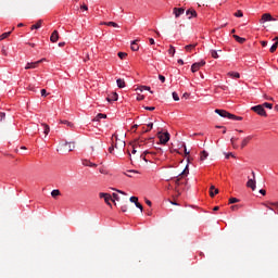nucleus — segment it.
I'll use <instances>...</instances> for the list:
<instances>
[{"mask_svg": "<svg viewBox=\"0 0 278 278\" xmlns=\"http://www.w3.org/2000/svg\"><path fill=\"white\" fill-rule=\"evenodd\" d=\"M215 113L218 114V116H222V118H229L230 121H242V117L231 114L225 110L216 109Z\"/></svg>", "mask_w": 278, "mask_h": 278, "instance_id": "obj_1", "label": "nucleus"}, {"mask_svg": "<svg viewBox=\"0 0 278 278\" xmlns=\"http://www.w3.org/2000/svg\"><path fill=\"white\" fill-rule=\"evenodd\" d=\"M74 150H75V142L61 143L56 149L59 153H66V152L71 153V151H74Z\"/></svg>", "mask_w": 278, "mask_h": 278, "instance_id": "obj_2", "label": "nucleus"}, {"mask_svg": "<svg viewBox=\"0 0 278 278\" xmlns=\"http://www.w3.org/2000/svg\"><path fill=\"white\" fill-rule=\"evenodd\" d=\"M114 138H115V143H113V147H115L117 151H125V141L118 139V136L113 135L112 142H114Z\"/></svg>", "mask_w": 278, "mask_h": 278, "instance_id": "obj_3", "label": "nucleus"}, {"mask_svg": "<svg viewBox=\"0 0 278 278\" xmlns=\"http://www.w3.org/2000/svg\"><path fill=\"white\" fill-rule=\"evenodd\" d=\"M99 197H100V199H104V202L106 203V205L112 207V202L114 203V200L112 199V194L100 192Z\"/></svg>", "mask_w": 278, "mask_h": 278, "instance_id": "obj_4", "label": "nucleus"}, {"mask_svg": "<svg viewBox=\"0 0 278 278\" xmlns=\"http://www.w3.org/2000/svg\"><path fill=\"white\" fill-rule=\"evenodd\" d=\"M252 111L258 114V116H266V110H264L263 104H258L256 106H252Z\"/></svg>", "mask_w": 278, "mask_h": 278, "instance_id": "obj_5", "label": "nucleus"}, {"mask_svg": "<svg viewBox=\"0 0 278 278\" xmlns=\"http://www.w3.org/2000/svg\"><path fill=\"white\" fill-rule=\"evenodd\" d=\"M159 140H160L161 144H166V142H168V140H170V134L164 132V134L159 135Z\"/></svg>", "mask_w": 278, "mask_h": 278, "instance_id": "obj_6", "label": "nucleus"}, {"mask_svg": "<svg viewBox=\"0 0 278 278\" xmlns=\"http://www.w3.org/2000/svg\"><path fill=\"white\" fill-rule=\"evenodd\" d=\"M45 60H47V59H41V60L33 62V63H27L25 66V70L29 71V68H37L38 64H42V62H45Z\"/></svg>", "mask_w": 278, "mask_h": 278, "instance_id": "obj_7", "label": "nucleus"}, {"mask_svg": "<svg viewBox=\"0 0 278 278\" xmlns=\"http://www.w3.org/2000/svg\"><path fill=\"white\" fill-rule=\"evenodd\" d=\"M185 12H186V9H184V8H174L173 9V14H174L175 18H179V16L185 14Z\"/></svg>", "mask_w": 278, "mask_h": 278, "instance_id": "obj_8", "label": "nucleus"}, {"mask_svg": "<svg viewBox=\"0 0 278 278\" xmlns=\"http://www.w3.org/2000/svg\"><path fill=\"white\" fill-rule=\"evenodd\" d=\"M201 66H205V61L202 60L201 62L193 63L191 65L192 73H197V71H199V68H201Z\"/></svg>", "mask_w": 278, "mask_h": 278, "instance_id": "obj_9", "label": "nucleus"}, {"mask_svg": "<svg viewBox=\"0 0 278 278\" xmlns=\"http://www.w3.org/2000/svg\"><path fill=\"white\" fill-rule=\"evenodd\" d=\"M253 175V179H249L247 182V187L251 188V190H255L256 186H255V172H252Z\"/></svg>", "mask_w": 278, "mask_h": 278, "instance_id": "obj_10", "label": "nucleus"}, {"mask_svg": "<svg viewBox=\"0 0 278 278\" xmlns=\"http://www.w3.org/2000/svg\"><path fill=\"white\" fill-rule=\"evenodd\" d=\"M190 172H189V169H188V165L186 166V168L178 175V177L176 178V180H175V184H176V186H179V181H180V179L181 178H179V177H186V175H188Z\"/></svg>", "mask_w": 278, "mask_h": 278, "instance_id": "obj_11", "label": "nucleus"}, {"mask_svg": "<svg viewBox=\"0 0 278 278\" xmlns=\"http://www.w3.org/2000/svg\"><path fill=\"white\" fill-rule=\"evenodd\" d=\"M268 21H275L274 16L270 13H265L262 15L261 23H268Z\"/></svg>", "mask_w": 278, "mask_h": 278, "instance_id": "obj_12", "label": "nucleus"}, {"mask_svg": "<svg viewBox=\"0 0 278 278\" xmlns=\"http://www.w3.org/2000/svg\"><path fill=\"white\" fill-rule=\"evenodd\" d=\"M50 40H51V42H56L58 40H60V34L58 33V30H54V31L51 34Z\"/></svg>", "mask_w": 278, "mask_h": 278, "instance_id": "obj_13", "label": "nucleus"}, {"mask_svg": "<svg viewBox=\"0 0 278 278\" xmlns=\"http://www.w3.org/2000/svg\"><path fill=\"white\" fill-rule=\"evenodd\" d=\"M251 140H253V136L245 137L241 142V149H244V147H247Z\"/></svg>", "mask_w": 278, "mask_h": 278, "instance_id": "obj_14", "label": "nucleus"}, {"mask_svg": "<svg viewBox=\"0 0 278 278\" xmlns=\"http://www.w3.org/2000/svg\"><path fill=\"white\" fill-rule=\"evenodd\" d=\"M106 100L109 101V103H112V101H118V93L116 92L112 93L106 98Z\"/></svg>", "mask_w": 278, "mask_h": 278, "instance_id": "obj_15", "label": "nucleus"}, {"mask_svg": "<svg viewBox=\"0 0 278 278\" xmlns=\"http://www.w3.org/2000/svg\"><path fill=\"white\" fill-rule=\"evenodd\" d=\"M186 14L189 16V18L197 17V11H194V9L187 10Z\"/></svg>", "mask_w": 278, "mask_h": 278, "instance_id": "obj_16", "label": "nucleus"}, {"mask_svg": "<svg viewBox=\"0 0 278 278\" xmlns=\"http://www.w3.org/2000/svg\"><path fill=\"white\" fill-rule=\"evenodd\" d=\"M216 194H218V189L214 186H211L210 188V197L214 198L216 197Z\"/></svg>", "mask_w": 278, "mask_h": 278, "instance_id": "obj_17", "label": "nucleus"}, {"mask_svg": "<svg viewBox=\"0 0 278 278\" xmlns=\"http://www.w3.org/2000/svg\"><path fill=\"white\" fill-rule=\"evenodd\" d=\"M83 165H84V166H89V167H91V168H97V164H94V163H92V162H90V161H88V160H84V161H83Z\"/></svg>", "mask_w": 278, "mask_h": 278, "instance_id": "obj_18", "label": "nucleus"}, {"mask_svg": "<svg viewBox=\"0 0 278 278\" xmlns=\"http://www.w3.org/2000/svg\"><path fill=\"white\" fill-rule=\"evenodd\" d=\"M210 153H207V151L203 150L200 154V160L201 162H205V160H207Z\"/></svg>", "mask_w": 278, "mask_h": 278, "instance_id": "obj_19", "label": "nucleus"}, {"mask_svg": "<svg viewBox=\"0 0 278 278\" xmlns=\"http://www.w3.org/2000/svg\"><path fill=\"white\" fill-rule=\"evenodd\" d=\"M233 38L237 42H239V45H244V42H247V39L245 38H242L238 35H233Z\"/></svg>", "mask_w": 278, "mask_h": 278, "instance_id": "obj_20", "label": "nucleus"}, {"mask_svg": "<svg viewBox=\"0 0 278 278\" xmlns=\"http://www.w3.org/2000/svg\"><path fill=\"white\" fill-rule=\"evenodd\" d=\"M40 27H42V20L37 21V23L33 25L30 29L34 31V29H40Z\"/></svg>", "mask_w": 278, "mask_h": 278, "instance_id": "obj_21", "label": "nucleus"}, {"mask_svg": "<svg viewBox=\"0 0 278 278\" xmlns=\"http://www.w3.org/2000/svg\"><path fill=\"white\" fill-rule=\"evenodd\" d=\"M130 49L131 51H138L140 49V46H138V40L131 42Z\"/></svg>", "mask_w": 278, "mask_h": 278, "instance_id": "obj_22", "label": "nucleus"}, {"mask_svg": "<svg viewBox=\"0 0 278 278\" xmlns=\"http://www.w3.org/2000/svg\"><path fill=\"white\" fill-rule=\"evenodd\" d=\"M227 75H228V77H232L235 79H240V73H238V72H229Z\"/></svg>", "mask_w": 278, "mask_h": 278, "instance_id": "obj_23", "label": "nucleus"}, {"mask_svg": "<svg viewBox=\"0 0 278 278\" xmlns=\"http://www.w3.org/2000/svg\"><path fill=\"white\" fill-rule=\"evenodd\" d=\"M117 84V88H125L126 84H125V79L118 78L116 80Z\"/></svg>", "mask_w": 278, "mask_h": 278, "instance_id": "obj_24", "label": "nucleus"}, {"mask_svg": "<svg viewBox=\"0 0 278 278\" xmlns=\"http://www.w3.org/2000/svg\"><path fill=\"white\" fill-rule=\"evenodd\" d=\"M100 25H106L108 27H118L115 22H102Z\"/></svg>", "mask_w": 278, "mask_h": 278, "instance_id": "obj_25", "label": "nucleus"}, {"mask_svg": "<svg viewBox=\"0 0 278 278\" xmlns=\"http://www.w3.org/2000/svg\"><path fill=\"white\" fill-rule=\"evenodd\" d=\"M60 194H62V192H60L59 189H54V190L51 191V197L53 199H55L56 197H60Z\"/></svg>", "mask_w": 278, "mask_h": 278, "instance_id": "obj_26", "label": "nucleus"}, {"mask_svg": "<svg viewBox=\"0 0 278 278\" xmlns=\"http://www.w3.org/2000/svg\"><path fill=\"white\" fill-rule=\"evenodd\" d=\"M197 48V43H191L185 47L186 51L190 52L192 51V49Z\"/></svg>", "mask_w": 278, "mask_h": 278, "instance_id": "obj_27", "label": "nucleus"}, {"mask_svg": "<svg viewBox=\"0 0 278 278\" xmlns=\"http://www.w3.org/2000/svg\"><path fill=\"white\" fill-rule=\"evenodd\" d=\"M101 118H108V115L103 114V113H99L93 121H100Z\"/></svg>", "mask_w": 278, "mask_h": 278, "instance_id": "obj_28", "label": "nucleus"}, {"mask_svg": "<svg viewBox=\"0 0 278 278\" xmlns=\"http://www.w3.org/2000/svg\"><path fill=\"white\" fill-rule=\"evenodd\" d=\"M42 127H43V134H45L46 136H49V131H50L49 125L42 124Z\"/></svg>", "mask_w": 278, "mask_h": 278, "instance_id": "obj_29", "label": "nucleus"}, {"mask_svg": "<svg viewBox=\"0 0 278 278\" xmlns=\"http://www.w3.org/2000/svg\"><path fill=\"white\" fill-rule=\"evenodd\" d=\"M10 34H12V31L3 33L2 35H0V41L5 40V38H9Z\"/></svg>", "mask_w": 278, "mask_h": 278, "instance_id": "obj_30", "label": "nucleus"}, {"mask_svg": "<svg viewBox=\"0 0 278 278\" xmlns=\"http://www.w3.org/2000/svg\"><path fill=\"white\" fill-rule=\"evenodd\" d=\"M137 90H139L140 92H142L143 90H149L151 91V87H148V86H140L137 88Z\"/></svg>", "mask_w": 278, "mask_h": 278, "instance_id": "obj_31", "label": "nucleus"}, {"mask_svg": "<svg viewBox=\"0 0 278 278\" xmlns=\"http://www.w3.org/2000/svg\"><path fill=\"white\" fill-rule=\"evenodd\" d=\"M61 123H63V125H67V127H71V128L75 127V124L68 121H61Z\"/></svg>", "mask_w": 278, "mask_h": 278, "instance_id": "obj_32", "label": "nucleus"}, {"mask_svg": "<svg viewBox=\"0 0 278 278\" xmlns=\"http://www.w3.org/2000/svg\"><path fill=\"white\" fill-rule=\"evenodd\" d=\"M168 54L172 55V58L175 56V47L174 46H169Z\"/></svg>", "mask_w": 278, "mask_h": 278, "instance_id": "obj_33", "label": "nucleus"}, {"mask_svg": "<svg viewBox=\"0 0 278 278\" xmlns=\"http://www.w3.org/2000/svg\"><path fill=\"white\" fill-rule=\"evenodd\" d=\"M211 55L214 60H218V52L216 50H211Z\"/></svg>", "mask_w": 278, "mask_h": 278, "instance_id": "obj_34", "label": "nucleus"}, {"mask_svg": "<svg viewBox=\"0 0 278 278\" xmlns=\"http://www.w3.org/2000/svg\"><path fill=\"white\" fill-rule=\"evenodd\" d=\"M112 197H113V201H114L113 203L116 205V201H121V197H118L117 193H113Z\"/></svg>", "mask_w": 278, "mask_h": 278, "instance_id": "obj_35", "label": "nucleus"}, {"mask_svg": "<svg viewBox=\"0 0 278 278\" xmlns=\"http://www.w3.org/2000/svg\"><path fill=\"white\" fill-rule=\"evenodd\" d=\"M117 55H118L119 60H125L126 56H127V53L126 52H118Z\"/></svg>", "mask_w": 278, "mask_h": 278, "instance_id": "obj_36", "label": "nucleus"}, {"mask_svg": "<svg viewBox=\"0 0 278 278\" xmlns=\"http://www.w3.org/2000/svg\"><path fill=\"white\" fill-rule=\"evenodd\" d=\"M148 128L149 129L143 128V134H147V132L151 131V129H153V123L148 124Z\"/></svg>", "mask_w": 278, "mask_h": 278, "instance_id": "obj_37", "label": "nucleus"}, {"mask_svg": "<svg viewBox=\"0 0 278 278\" xmlns=\"http://www.w3.org/2000/svg\"><path fill=\"white\" fill-rule=\"evenodd\" d=\"M235 16H237L238 18H242V16H244V14L242 13V11L239 10L235 13Z\"/></svg>", "mask_w": 278, "mask_h": 278, "instance_id": "obj_38", "label": "nucleus"}, {"mask_svg": "<svg viewBox=\"0 0 278 278\" xmlns=\"http://www.w3.org/2000/svg\"><path fill=\"white\" fill-rule=\"evenodd\" d=\"M277 43H274L269 49L270 53H275V51H277Z\"/></svg>", "mask_w": 278, "mask_h": 278, "instance_id": "obj_39", "label": "nucleus"}, {"mask_svg": "<svg viewBox=\"0 0 278 278\" xmlns=\"http://www.w3.org/2000/svg\"><path fill=\"white\" fill-rule=\"evenodd\" d=\"M263 108H268V110H273V103L265 102L263 103Z\"/></svg>", "mask_w": 278, "mask_h": 278, "instance_id": "obj_40", "label": "nucleus"}, {"mask_svg": "<svg viewBox=\"0 0 278 278\" xmlns=\"http://www.w3.org/2000/svg\"><path fill=\"white\" fill-rule=\"evenodd\" d=\"M239 202H240V200H238V198H230V199H229V203H230V204L239 203Z\"/></svg>", "mask_w": 278, "mask_h": 278, "instance_id": "obj_41", "label": "nucleus"}, {"mask_svg": "<svg viewBox=\"0 0 278 278\" xmlns=\"http://www.w3.org/2000/svg\"><path fill=\"white\" fill-rule=\"evenodd\" d=\"M5 121V113L1 112L0 113V123H3Z\"/></svg>", "mask_w": 278, "mask_h": 278, "instance_id": "obj_42", "label": "nucleus"}, {"mask_svg": "<svg viewBox=\"0 0 278 278\" xmlns=\"http://www.w3.org/2000/svg\"><path fill=\"white\" fill-rule=\"evenodd\" d=\"M172 94H173L174 101H179V96L177 94V92L174 91Z\"/></svg>", "mask_w": 278, "mask_h": 278, "instance_id": "obj_43", "label": "nucleus"}, {"mask_svg": "<svg viewBox=\"0 0 278 278\" xmlns=\"http://www.w3.org/2000/svg\"><path fill=\"white\" fill-rule=\"evenodd\" d=\"M151 152L146 151L144 154L141 155L142 160H144V162H149V160H147V154H149Z\"/></svg>", "mask_w": 278, "mask_h": 278, "instance_id": "obj_44", "label": "nucleus"}, {"mask_svg": "<svg viewBox=\"0 0 278 278\" xmlns=\"http://www.w3.org/2000/svg\"><path fill=\"white\" fill-rule=\"evenodd\" d=\"M138 197H130V203H137Z\"/></svg>", "mask_w": 278, "mask_h": 278, "instance_id": "obj_45", "label": "nucleus"}, {"mask_svg": "<svg viewBox=\"0 0 278 278\" xmlns=\"http://www.w3.org/2000/svg\"><path fill=\"white\" fill-rule=\"evenodd\" d=\"M135 205L142 212L143 207L142 204H140V202L137 201Z\"/></svg>", "mask_w": 278, "mask_h": 278, "instance_id": "obj_46", "label": "nucleus"}, {"mask_svg": "<svg viewBox=\"0 0 278 278\" xmlns=\"http://www.w3.org/2000/svg\"><path fill=\"white\" fill-rule=\"evenodd\" d=\"M230 210H232V212H236V210H240V205H232L230 206Z\"/></svg>", "mask_w": 278, "mask_h": 278, "instance_id": "obj_47", "label": "nucleus"}, {"mask_svg": "<svg viewBox=\"0 0 278 278\" xmlns=\"http://www.w3.org/2000/svg\"><path fill=\"white\" fill-rule=\"evenodd\" d=\"M159 79H160V81H162V84H164V81H166V77H164L163 75H159Z\"/></svg>", "mask_w": 278, "mask_h": 278, "instance_id": "obj_48", "label": "nucleus"}, {"mask_svg": "<svg viewBox=\"0 0 278 278\" xmlns=\"http://www.w3.org/2000/svg\"><path fill=\"white\" fill-rule=\"evenodd\" d=\"M144 110H148L149 112H153V110H155V106H146Z\"/></svg>", "mask_w": 278, "mask_h": 278, "instance_id": "obj_49", "label": "nucleus"}, {"mask_svg": "<svg viewBox=\"0 0 278 278\" xmlns=\"http://www.w3.org/2000/svg\"><path fill=\"white\" fill-rule=\"evenodd\" d=\"M230 142H231V144H232V147H233V149H236L237 148V146H236V138H231L230 139Z\"/></svg>", "mask_w": 278, "mask_h": 278, "instance_id": "obj_50", "label": "nucleus"}, {"mask_svg": "<svg viewBox=\"0 0 278 278\" xmlns=\"http://www.w3.org/2000/svg\"><path fill=\"white\" fill-rule=\"evenodd\" d=\"M80 10H85L86 12H88V7L86 4H81Z\"/></svg>", "mask_w": 278, "mask_h": 278, "instance_id": "obj_51", "label": "nucleus"}, {"mask_svg": "<svg viewBox=\"0 0 278 278\" xmlns=\"http://www.w3.org/2000/svg\"><path fill=\"white\" fill-rule=\"evenodd\" d=\"M269 205H273L276 210H278V202H271Z\"/></svg>", "mask_w": 278, "mask_h": 278, "instance_id": "obj_52", "label": "nucleus"}, {"mask_svg": "<svg viewBox=\"0 0 278 278\" xmlns=\"http://www.w3.org/2000/svg\"><path fill=\"white\" fill-rule=\"evenodd\" d=\"M114 149H115V147H114V144H112V146L109 148V153H114Z\"/></svg>", "mask_w": 278, "mask_h": 278, "instance_id": "obj_53", "label": "nucleus"}, {"mask_svg": "<svg viewBox=\"0 0 278 278\" xmlns=\"http://www.w3.org/2000/svg\"><path fill=\"white\" fill-rule=\"evenodd\" d=\"M41 97H47V89H41Z\"/></svg>", "mask_w": 278, "mask_h": 278, "instance_id": "obj_54", "label": "nucleus"}, {"mask_svg": "<svg viewBox=\"0 0 278 278\" xmlns=\"http://www.w3.org/2000/svg\"><path fill=\"white\" fill-rule=\"evenodd\" d=\"M229 157H235L233 153L230 152V153L226 154V160H229Z\"/></svg>", "mask_w": 278, "mask_h": 278, "instance_id": "obj_55", "label": "nucleus"}, {"mask_svg": "<svg viewBox=\"0 0 278 278\" xmlns=\"http://www.w3.org/2000/svg\"><path fill=\"white\" fill-rule=\"evenodd\" d=\"M144 100V96H138L137 97V101H143Z\"/></svg>", "mask_w": 278, "mask_h": 278, "instance_id": "obj_56", "label": "nucleus"}, {"mask_svg": "<svg viewBox=\"0 0 278 278\" xmlns=\"http://www.w3.org/2000/svg\"><path fill=\"white\" fill-rule=\"evenodd\" d=\"M262 47H267L268 46V41H261Z\"/></svg>", "mask_w": 278, "mask_h": 278, "instance_id": "obj_57", "label": "nucleus"}, {"mask_svg": "<svg viewBox=\"0 0 278 278\" xmlns=\"http://www.w3.org/2000/svg\"><path fill=\"white\" fill-rule=\"evenodd\" d=\"M149 42H150V45H155V39L150 38V39H149Z\"/></svg>", "mask_w": 278, "mask_h": 278, "instance_id": "obj_58", "label": "nucleus"}, {"mask_svg": "<svg viewBox=\"0 0 278 278\" xmlns=\"http://www.w3.org/2000/svg\"><path fill=\"white\" fill-rule=\"evenodd\" d=\"M260 193H261V194H263V197H265V194H266V190L261 189V190H260Z\"/></svg>", "mask_w": 278, "mask_h": 278, "instance_id": "obj_59", "label": "nucleus"}, {"mask_svg": "<svg viewBox=\"0 0 278 278\" xmlns=\"http://www.w3.org/2000/svg\"><path fill=\"white\" fill-rule=\"evenodd\" d=\"M147 205H149L151 207L152 203L151 200H146Z\"/></svg>", "mask_w": 278, "mask_h": 278, "instance_id": "obj_60", "label": "nucleus"}, {"mask_svg": "<svg viewBox=\"0 0 278 278\" xmlns=\"http://www.w3.org/2000/svg\"><path fill=\"white\" fill-rule=\"evenodd\" d=\"M178 64H180L181 66H184V60H178Z\"/></svg>", "mask_w": 278, "mask_h": 278, "instance_id": "obj_61", "label": "nucleus"}, {"mask_svg": "<svg viewBox=\"0 0 278 278\" xmlns=\"http://www.w3.org/2000/svg\"><path fill=\"white\" fill-rule=\"evenodd\" d=\"M64 45H66V42H59V47H64Z\"/></svg>", "mask_w": 278, "mask_h": 278, "instance_id": "obj_62", "label": "nucleus"}, {"mask_svg": "<svg viewBox=\"0 0 278 278\" xmlns=\"http://www.w3.org/2000/svg\"><path fill=\"white\" fill-rule=\"evenodd\" d=\"M122 212H127V206H123Z\"/></svg>", "mask_w": 278, "mask_h": 278, "instance_id": "obj_63", "label": "nucleus"}, {"mask_svg": "<svg viewBox=\"0 0 278 278\" xmlns=\"http://www.w3.org/2000/svg\"><path fill=\"white\" fill-rule=\"evenodd\" d=\"M131 129H138V124L134 125Z\"/></svg>", "mask_w": 278, "mask_h": 278, "instance_id": "obj_64", "label": "nucleus"}]
</instances>
